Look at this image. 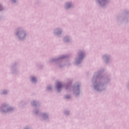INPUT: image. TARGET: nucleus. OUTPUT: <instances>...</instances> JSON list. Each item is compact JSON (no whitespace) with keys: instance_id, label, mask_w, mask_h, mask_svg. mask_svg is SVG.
<instances>
[{"instance_id":"f257e3e1","label":"nucleus","mask_w":129,"mask_h":129,"mask_svg":"<svg viewBox=\"0 0 129 129\" xmlns=\"http://www.w3.org/2000/svg\"><path fill=\"white\" fill-rule=\"evenodd\" d=\"M57 89L59 91V89L61 88V87H62V86L61 85V83H58L57 84Z\"/></svg>"},{"instance_id":"f03ea898","label":"nucleus","mask_w":129,"mask_h":129,"mask_svg":"<svg viewBox=\"0 0 129 129\" xmlns=\"http://www.w3.org/2000/svg\"><path fill=\"white\" fill-rule=\"evenodd\" d=\"M32 81H36V78H32Z\"/></svg>"},{"instance_id":"7ed1b4c3","label":"nucleus","mask_w":129,"mask_h":129,"mask_svg":"<svg viewBox=\"0 0 129 129\" xmlns=\"http://www.w3.org/2000/svg\"><path fill=\"white\" fill-rule=\"evenodd\" d=\"M70 6H71L70 4H68V8H70Z\"/></svg>"},{"instance_id":"20e7f679","label":"nucleus","mask_w":129,"mask_h":129,"mask_svg":"<svg viewBox=\"0 0 129 129\" xmlns=\"http://www.w3.org/2000/svg\"><path fill=\"white\" fill-rule=\"evenodd\" d=\"M67 98H69V97H67Z\"/></svg>"}]
</instances>
